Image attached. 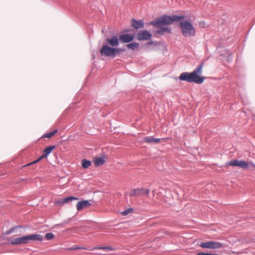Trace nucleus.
<instances>
[{
    "label": "nucleus",
    "mask_w": 255,
    "mask_h": 255,
    "mask_svg": "<svg viewBox=\"0 0 255 255\" xmlns=\"http://www.w3.org/2000/svg\"><path fill=\"white\" fill-rule=\"evenodd\" d=\"M55 148V146L54 145L49 146L44 149L43 151L44 153L48 155L52 152V150L54 149Z\"/></svg>",
    "instance_id": "obj_23"
},
{
    "label": "nucleus",
    "mask_w": 255,
    "mask_h": 255,
    "mask_svg": "<svg viewBox=\"0 0 255 255\" xmlns=\"http://www.w3.org/2000/svg\"><path fill=\"white\" fill-rule=\"evenodd\" d=\"M9 244L11 245H20L27 244L25 236L10 240Z\"/></svg>",
    "instance_id": "obj_7"
},
{
    "label": "nucleus",
    "mask_w": 255,
    "mask_h": 255,
    "mask_svg": "<svg viewBox=\"0 0 255 255\" xmlns=\"http://www.w3.org/2000/svg\"><path fill=\"white\" fill-rule=\"evenodd\" d=\"M106 40L107 43L112 47L119 45V40L117 36H113L111 38H107Z\"/></svg>",
    "instance_id": "obj_10"
},
{
    "label": "nucleus",
    "mask_w": 255,
    "mask_h": 255,
    "mask_svg": "<svg viewBox=\"0 0 255 255\" xmlns=\"http://www.w3.org/2000/svg\"><path fill=\"white\" fill-rule=\"evenodd\" d=\"M133 212V209L132 208H129L125 211H123L121 214L123 216L128 215V214L132 213Z\"/></svg>",
    "instance_id": "obj_26"
},
{
    "label": "nucleus",
    "mask_w": 255,
    "mask_h": 255,
    "mask_svg": "<svg viewBox=\"0 0 255 255\" xmlns=\"http://www.w3.org/2000/svg\"><path fill=\"white\" fill-rule=\"evenodd\" d=\"M45 237L47 240H51L54 239V235L52 233H48L45 234Z\"/></svg>",
    "instance_id": "obj_27"
},
{
    "label": "nucleus",
    "mask_w": 255,
    "mask_h": 255,
    "mask_svg": "<svg viewBox=\"0 0 255 255\" xmlns=\"http://www.w3.org/2000/svg\"><path fill=\"white\" fill-rule=\"evenodd\" d=\"M161 28L157 30V33L163 35L165 33H171V30L169 28L167 27H160Z\"/></svg>",
    "instance_id": "obj_18"
},
{
    "label": "nucleus",
    "mask_w": 255,
    "mask_h": 255,
    "mask_svg": "<svg viewBox=\"0 0 255 255\" xmlns=\"http://www.w3.org/2000/svg\"><path fill=\"white\" fill-rule=\"evenodd\" d=\"M109 250V251H113L115 250V249L113 248L112 246H105V247H96L92 248L91 249H88L89 251H94L95 250Z\"/></svg>",
    "instance_id": "obj_15"
},
{
    "label": "nucleus",
    "mask_w": 255,
    "mask_h": 255,
    "mask_svg": "<svg viewBox=\"0 0 255 255\" xmlns=\"http://www.w3.org/2000/svg\"><path fill=\"white\" fill-rule=\"evenodd\" d=\"M150 190L148 189H144V195H148L149 194Z\"/></svg>",
    "instance_id": "obj_34"
},
{
    "label": "nucleus",
    "mask_w": 255,
    "mask_h": 255,
    "mask_svg": "<svg viewBox=\"0 0 255 255\" xmlns=\"http://www.w3.org/2000/svg\"><path fill=\"white\" fill-rule=\"evenodd\" d=\"M18 227H20V226H15V227H12L9 230L6 231L5 232V235H9L11 233H13L14 232L15 230L17 228H18Z\"/></svg>",
    "instance_id": "obj_28"
},
{
    "label": "nucleus",
    "mask_w": 255,
    "mask_h": 255,
    "mask_svg": "<svg viewBox=\"0 0 255 255\" xmlns=\"http://www.w3.org/2000/svg\"><path fill=\"white\" fill-rule=\"evenodd\" d=\"M91 205L89 200H82L79 201L76 204L77 210L79 211L86 208Z\"/></svg>",
    "instance_id": "obj_9"
},
{
    "label": "nucleus",
    "mask_w": 255,
    "mask_h": 255,
    "mask_svg": "<svg viewBox=\"0 0 255 255\" xmlns=\"http://www.w3.org/2000/svg\"><path fill=\"white\" fill-rule=\"evenodd\" d=\"M42 159L40 157H39L37 159L34 160V161H33L32 162H31L28 164H26V165H25L24 166H28L29 165H31V164H34V163H36L38 162H39V161H40Z\"/></svg>",
    "instance_id": "obj_32"
},
{
    "label": "nucleus",
    "mask_w": 255,
    "mask_h": 255,
    "mask_svg": "<svg viewBox=\"0 0 255 255\" xmlns=\"http://www.w3.org/2000/svg\"><path fill=\"white\" fill-rule=\"evenodd\" d=\"M63 199L64 203L65 204L67 203L70 201H72V200H79V198L78 197H74V196H69V197H67L65 198H63Z\"/></svg>",
    "instance_id": "obj_21"
},
{
    "label": "nucleus",
    "mask_w": 255,
    "mask_h": 255,
    "mask_svg": "<svg viewBox=\"0 0 255 255\" xmlns=\"http://www.w3.org/2000/svg\"><path fill=\"white\" fill-rule=\"evenodd\" d=\"M180 26L182 34L185 37H190L195 34V29L189 20L181 21Z\"/></svg>",
    "instance_id": "obj_3"
},
{
    "label": "nucleus",
    "mask_w": 255,
    "mask_h": 255,
    "mask_svg": "<svg viewBox=\"0 0 255 255\" xmlns=\"http://www.w3.org/2000/svg\"><path fill=\"white\" fill-rule=\"evenodd\" d=\"M64 202H63V198H61L58 200H56L55 201V205H64Z\"/></svg>",
    "instance_id": "obj_29"
},
{
    "label": "nucleus",
    "mask_w": 255,
    "mask_h": 255,
    "mask_svg": "<svg viewBox=\"0 0 255 255\" xmlns=\"http://www.w3.org/2000/svg\"><path fill=\"white\" fill-rule=\"evenodd\" d=\"M124 31H125V32H129L130 31V30H129V29H126L124 30Z\"/></svg>",
    "instance_id": "obj_38"
},
{
    "label": "nucleus",
    "mask_w": 255,
    "mask_h": 255,
    "mask_svg": "<svg viewBox=\"0 0 255 255\" xmlns=\"http://www.w3.org/2000/svg\"><path fill=\"white\" fill-rule=\"evenodd\" d=\"M134 38L133 35L128 34H121L119 36V40L123 43H128L131 41Z\"/></svg>",
    "instance_id": "obj_12"
},
{
    "label": "nucleus",
    "mask_w": 255,
    "mask_h": 255,
    "mask_svg": "<svg viewBox=\"0 0 255 255\" xmlns=\"http://www.w3.org/2000/svg\"><path fill=\"white\" fill-rule=\"evenodd\" d=\"M224 244L215 241H211V249H219L223 247Z\"/></svg>",
    "instance_id": "obj_14"
},
{
    "label": "nucleus",
    "mask_w": 255,
    "mask_h": 255,
    "mask_svg": "<svg viewBox=\"0 0 255 255\" xmlns=\"http://www.w3.org/2000/svg\"><path fill=\"white\" fill-rule=\"evenodd\" d=\"M42 159L40 157H39L37 159L34 160V161H33L32 162H31L28 164H26V165H25L24 166H28L29 165H31V164H34V163H36L38 162H39V161H40Z\"/></svg>",
    "instance_id": "obj_31"
},
{
    "label": "nucleus",
    "mask_w": 255,
    "mask_h": 255,
    "mask_svg": "<svg viewBox=\"0 0 255 255\" xmlns=\"http://www.w3.org/2000/svg\"><path fill=\"white\" fill-rule=\"evenodd\" d=\"M91 248H85V247L75 246V247H71V248H68V249H67V250H69V251H73V250H79V249H83V250H88V249H91Z\"/></svg>",
    "instance_id": "obj_25"
},
{
    "label": "nucleus",
    "mask_w": 255,
    "mask_h": 255,
    "mask_svg": "<svg viewBox=\"0 0 255 255\" xmlns=\"http://www.w3.org/2000/svg\"><path fill=\"white\" fill-rule=\"evenodd\" d=\"M100 53L102 56L108 57H115V47H110L108 44H105L100 50Z\"/></svg>",
    "instance_id": "obj_4"
},
{
    "label": "nucleus",
    "mask_w": 255,
    "mask_h": 255,
    "mask_svg": "<svg viewBox=\"0 0 255 255\" xmlns=\"http://www.w3.org/2000/svg\"><path fill=\"white\" fill-rule=\"evenodd\" d=\"M57 131H58L57 129H55V130H54L53 131H52L51 132H50L46 133L44 134L43 135V137H46V138H50L53 135H54L55 133H56L57 132Z\"/></svg>",
    "instance_id": "obj_24"
},
{
    "label": "nucleus",
    "mask_w": 255,
    "mask_h": 255,
    "mask_svg": "<svg viewBox=\"0 0 255 255\" xmlns=\"http://www.w3.org/2000/svg\"><path fill=\"white\" fill-rule=\"evenodd\" d=\"M127 47L129 49H131L133 50H135V49H137L139 46V44L137 43H131L128 44L127 45Z\"/></svg>",
    "instance_id": "obj_22"
},
{
    "label": "nucleus",
    "mask_w": 255,
    "mask_h": 255,
    "mask_svg": "<svg viewBox=\"0 0 255 255\" xmlns=\"http://www.w3.org/2000/svg\"><path fill=\"white\" fill-rule=\"evenodd\" d=\"M160 140V138H156L153 137H147L145 139V141L148 143H152V142H158Z\"/></svg>",
    "instance_id": "obj_19"
},
{
    "label": "nucleus",
    "mask_w": 255,
    "mask_h": 255,
    "mask_svg": "<svg viewBox=\"0 0 255 255\" xmlns=\"http://www.w3.org/2000/svg\"><path fill=\"white\" fill-rule=\"evenodd\" d=\"M144 189L142 188L133 189L131 190L129 196H140L144 195Z\"/></svg>",
    "instance_id": "obj_13"
},
{
    "label": "nucleus",
    "mask_w": 255,
    "mask_h": 255,
    "mask_svg": "<svg viewBox=\"0 0 255 255\" xmlns=\"http://www.w3.org/2000/svg\"><path fill=\"white\" fill-rule=\"evenodd\" d=\"M211 241L202 242L200 244V247L203 249H211Z\"/></svg>",
    "instance_id": "obj_20"
},
{
    "label": "nucleus",
    "mask_w": 255,
    "mask_h": 255,
    "mask_svg": "<svg viewBox=\"0 0 255 255\" xmlns=\"http://www.w3.org/2000/svg\"><path fill=\"white\" fill-rule=\"evenodd\" d=\"M67 223V222H63V223H62L61 224H58V226H64V225H65Z\"/></svg>",
    "instance_id": "obj_36"
},
{
    "label": "nucleus",
    "mask_w": 255,
    "mask_h": 255,
    "mask_svg": "<svg viewBox=\"0 0 255 255\" xmlns=\"http://www.w3.org/2000/svg\"><path fill=\"white\" fill-rule=\"evenodd\" d=\"M92 164L90 160H87L86 159H83L81 160V165L83 168L86 169L88 168Z\"/></svg>",
    "instance_id": "obj_17"
},
{
    "label": "nucleus",
    "mask_w": 255,
    "mask_h": 255,
    "mask_svg": "<svg viewBox=\"0 0 255 255\" xmlns=\"http://www.w3.org/2000/svg\"><path fill=\"white\" fill-rule=\"evenodd\" d=\"M149 43L150 44H152V41H150V42H149Z\"/></svg>",
    "instance_id": "obj_40"
},
{
    "label": "nucleus",
    "mask_w": 255,
    "mask_h": 255,
    "mask_svg": "<svg viewBox=\"0 0 255 255\" xmlns=\"http://www.w3.org/2000/svg\"><path fill=\"white\" fill-rule=\"evenodd\" d=\"M27 243L30 241H42L43 237L42 235L39 234H31L25 236Z\"/></svg>",
    "instance_id": "obj_8"
},
{
    "label": "nucleus",
    "mask_w": 255,
    "mask_h": 255,
    "mask_svg": "<svg viewBox=\"0 0 255 255\" xmlns=\"http://www.w3.org/2000/svg\"><path fill=\"white\" fill-rule=\"evenodd\" d=\"M115 56L117 55V54H118V53H120L121 51H123L121 48H115Z\"/></svg>",
    "instance_id": "obj_33"
},
{
    "label": "nucleus",
    "mask_w": 255,
    "mask_h": 255,
    "mask_svg": "<svg viewBox=\"0 0 255 255\" xmlns=\"http://www.w3.org/2000/svg\"><path fill=\"white\" fill-rule=\"evenodd\" d=\"M184 17V15H182L169 16L164 14L150 22L149 24L157 27H161L165 25L171 24L174 21L183 19Z\"/></svg>",
    "instance_id": "obj_2"
},
{
    "label": "nucleus",
    "mask_w": 255,
    "mask_h": 255,
    "mask_svg": "<svg viewBox=\"0 0 255 255\" xmlns=\"http://www.w3.org/2000/svg\"><path fill=\"white\" fill-rule=\"evenodd\" d=\"M228 61L229 62H231L232 61V59L231 58H229L228 59Z\"/></svg>",
    "instance_id": "obj_39"
},
{
    "label": "nucleus",
    "mask_w": 255,
    "mask_h": 255,
    "mask_svg": "<svg viewBox=\"0 0 255 255\" xmlns=\"http://www.w3.org/2000/svg\"><path fill=\"white\" fill-rule=\"evenodd\" d=\"M151 34L146 30H142L137 33V38L138 40H147L151 39Z\"/></svg>",
    "instance_id": "obj_6"
},
{
    "label": "nucleus",
    "mask_w": 255,
    "mask_h": 255,
    "mask_svg": "<svg viewBox=\"0 0 255 255\" xmlns=\"http://www.w3.org/2000/svg\"><path fill=\"white\" fill-rule=\"evenodd\" d=\"M203 65V63L200 64L191 73H182L179 76V79L189 83L194 82L199 84L203 83L205 78L200 75L202 74Z\"/></svg>",
    "instance_id": "obj_1"
},
{
    "label": "nucleus",
    "mask_w": 255,
    "mask_h": 255,
    "mask_svg": "<svg viewBox=\"0 0 255 255\" xmlns=\"http://www.w3.org/2000/svg\"><path fill=\"white\" fill-rule=\"evenodd\" d=\"M197 255H218V254H210L208 253L199 252L197 254Z\"/></svg>",
    "instance_id": "obj_30"
},
{
    "label": "nucleus",
    "mask_w": 255,
    "mask_h": 255,
    "mask_svg": "<svg viewBox=\"0 0 255 255\" xmlns=\"http://www.w3.org/2000/svg\"><path fill=\"white\" fill-rule=\"evenodd\" d=\"M250 163L248 162H247L242 160H238L235 159L233 160H231L229 162L226 163L227 166H238L243 169L247 168L249 165H250Z\"/></svg>",
    "instance_id": "obj_5"
},
{
    "label": "nucleus",
    "mask_w": 255,
    "mask_h": 255,
    "mask_svg": "<svg viewBox=\"0 0 255 255\" xmlns=\"http://www.w3.org/2000/svg\"><path fill=\"white\" fill-rule=\"evenodd\" d=\"M94 162L95 166L97 167L103 164L105 162V160L103 158L97 157L94 159Z\"/></svg>",
    "instance_id": "obj_16"
},
{
    "label": "nucleus",
    "mask_w": 255,
    "mask_h": 255,
    "mask_svg": "<svg viewBox=\"0 0 255 255\" xmlns=\"http://www.w3.org/2000/svg\"><path fill=\"white\" fill-rule=\"evenodd\" d=\"M131 25L136 29L144 28V22L142 20H137L134 18L131 20Z\"/></svg>",
    "instance_id": "obj_11"
},
{
    "label": "nucleus",
    "mask_w": 255,
    "mask_h": 255,
    "mask_svg": "<svg viewBox=\"0 0 255 255\" xmlns=\"http://www.w3.org/2000/svg\"><path fill=\"white\" fill-rule=\"evenodd\" d=\"M250 165L252 166L253 167H254L255 168V164L254 163L251 162Z\"/></svg>",
    "instance_id": "obj_37"
},
{
    "label": "nucleus",
    "mask_w": 255,
    "mask_h": 255,
    "mask_svg": "<svg viewBox=\"0 0 255 255\" xmlns=\"http://www.w3.org/2000/svg\"><path fill=\"white\" fill-rule=\"evenodd\" d=\"M47 156H48V155H47L46 154H45V153H44V154H43V155H42L40 156V157H41V158L42 159H43V158H44L47 157Z\"/></svg>",
    "instance_id": "obj_35"
}]
</instances>
